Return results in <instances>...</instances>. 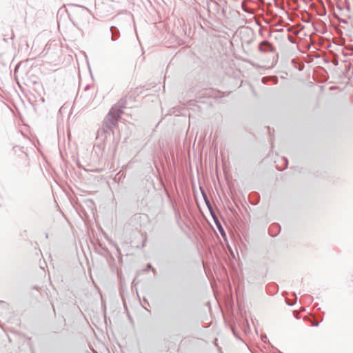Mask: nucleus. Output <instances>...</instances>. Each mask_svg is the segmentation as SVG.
<instances>
[{
  "label": "nucleus",
  "instance_id": "nucleus-1",
  "mask_svg": "<svg viewBox=\"0 0 353 353\" xmlns=\"http://www.w3.org/2000/svg\"><path fill=\"white\" fill-rule=\"evenodd\" d=\"M121 106H114L112 108L110 111L105 117L103 125L97 131V139L105 140L108 136H110L112 129L117 125L122 110L120 109Z\"/></svg>",
  "mask_w": 353,
  "mask_h": 353
},
{
  "label": "nucleus",
  "instance_id": "nucleus-2",
  "mask_svg": "<svg viewBox=\"0 0 353 353\" xmlns=\"http://www.w3.org/2000/svg\"><path fill=\"white\" fill-rule=\"evenodd\" d=\"M259 50L263 53L273 52L274 50V47L268 41H263L259 45Z\"/></svg>",
  "mask_w": 353,
  "mask_h": 353
},
{
  "label": "nucleus",
  "instance_id": "nucleus-3",
  "mask_svg": "<svg viewBox=\"0 0 353 353\" xmlns=\"http://www.w3.org/2000/svg\"><path fill=\"white\" fill-rule=\"evenodd\" d=\"M110 32H111V40L112 41H117L120 36V32L119 29L116 26H112L110 28Z\"/></svg>",
  "mask_w": 353,
  "mask_h": 353
},
{
  "label": "nucleus",
  "instance_id": "nucleus-4",
  "mask_svg": "<svg viewBox=\"0 0 353 353\" xmlns=\"http://www.w3.org/2000/svg\"><path fill=\"white\" fill-rule=\"evenodd\" d=\"M90 88L89 85H87L83 92H82L81 95V97H84L85 98H86V99L88 101H90L92 97H93V94L92 93H90Z\"/></svg>",
  "mask_w": 353,
  "mask_h": 353
},
{
  "label": "nucleus",
  "instance_id": "nucleus-5",
  "mask_svg": "<svg viewBox=\"0 0 353 353\" xmlns=\"http://www.w3.org/2000/svg\"><path fill=\"white\" fill-rule=\"evenodd\" d=\"M203 196L205 202V203H206V205H207V206H208V209H209L212 216H214V215H215V214H214V213L213 212L212 207L211 205V203H210V201L208 200L206 194L204 192H203Z\"/></svg>",
  "mask_w": 353,
  "mask_h": 353
},
{
  "label": "nucleus",
  "instance_id": "nucleus-6",
  "mask_svg": "<svg viewBox=\"0 0 353 353\" xmlns=\"http://www.w3.org/2000/svg\"><path fill=\"white\" fill-rule=\"evenodd\" d=\"M214 220V222L216 223V225L217 226V228L218 230H219V232H221V234L222 235H225V232H224V230L221 224V223L219 222V221L218 220V219L216 217L215 215H214V216H212Z\"/></svg>",
  "mask_w": 353,
  "mask_h": 353
},
{
  "label": "nucleus",
  "instance_id": "nucleus-7",
  "mask_svg": "<svg viewBox=\"0 0 353 353\" xmlns=\"http://www.w3.org/2000/svg\"><path fill=\"white\" fill-rule=\"evenodd\" d=\"M282 161H283V163H284V168H286L288 165V163L287 159L283 158Z\"/></svg>",
  "mask_w": 353,
  "mask_h": 353
},
{
  "label": "nucleus",
  "instance_id": "nucleus-8",
  "mask_svg": "<svg viewBox=\"0 0 353 353\" xmlns=\"http://www.w3.org/2000/svg\"><path fill=\"white\" fill-rule=\"evenodd\" d=\"M313 325L314 326H318L319 325V323H313Z\"/></svg>",
  "mask_w": 353,
  "mask_h": 353
},
{
  "label": "nucleus",
  "instance_id": "nucleus-9",
  "mask_svg": "<svg viewBox=\"0 0 353 353\" xmlns=\"http://www.w3.org/2000/svg\"><path fill=\"white\" fill-rule=\"evenodd\" d=\"M219 353H223V352L221 351V348H219Z\"/></svg>",
  "mask_w": 353,
  "mask_h": 353
},
{
  "label": "nucleus",
  "instance_id": "nucleus-10",
  "mask_svg": "<svg viewBox=\"0 0 353 353\" xmlns=\"http://www.w3.org/2000/svg\"><path fill=\"white\" fill-rule=\"evenodd\" d=\"M148 267L149 268H152V266H151V265H150V264H148Z\"/></svg>",
  "mask_w": 353,
  "mask_h": 353
},
{
  "label": "nucleus",
  "instance_id": "nucleus-11",
  "mask_svg": "<svg viewBox=\"0 0 353 353\" xmlns=\"http://www.w3.org/2000/svg\"><path fill=\"white\" fill-rule=\"evenodd\" d=\"M288 304L289 305H293L292 303H288Z\"/></svg>",
  "mask_w": 353,
  "mask_h": 353
}]
</instances>
